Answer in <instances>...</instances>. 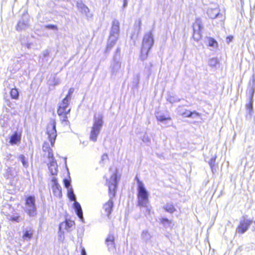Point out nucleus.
Instances as JSON below:
<instances>
[{
    "mask_svg": "<svg viewBox=\"0 0 255 255\" xmlns=\"http://www.w3.org/2000/svg\"><path fill=\"white\" fill-rule=\"evenodd\" d=\"M208 46L216 48L218 46V43L214 38L210 37L208 38Z\"/></svg>",
    "mask_w": 255,
    "mask_h": 255,
    "instance_id": "nucleus-26",
    "label": "nucleus"
},
{
    "mask_svg": "<svg viewBox=\"0 0 255 255\" xmlns=\"http://www.w3.org/2000/svg\"><path fill=\"white\" fill-rule=\"evenodd\" d=\"M154 43L153 35L151 32H147L143 37L141 49V58L145 60L147 57L149 51Z\"/></svg>",
    "mask_w": 255,
    "mask_h": 255,
    "instance_id": "nucleus-4",
    "label": "nucleus"
},
{
    "mask_svg": "<svg viewBox=\"0 0 255 255\" xmlns=\"http://www.w3.org/2000/svg\"><path fill=\"white\" fill-rule=\"evenodd\" d=\"M137 200L139 206L146 208V210L150 212L151 208L149 205V193L139 180H137Z\"/></svg>",
    "mask_w": 255,
    "mask_h": 255,
    "instance_id": "nucleus-1",
    "label": "nucleus"
},
{
    "mask_svg": "<svg viewBox=\"0 0 255 255\" xmlns=\"http://www.w3.org/2000/svg\"><path fill=\"white\" fill-rule=\"evenodd\" d=\"M33 231L31 229L25 230L23 231L22 239L24 241L29 240L33 236Z\"/></svg>",
    "mask_w": 255,
    "mask_h": 255,
    "instance_id": "nucleus-19",
    "label": "nucleus"
},
{
    "mask_svg": "<svg viewBox=\"0 0 255 255\" xmlns=\"http://www.w3.org/2000/svg\"><path fill=\"white\" fill-rule=\"evenodd\" d=\"M49 159V163L48 164V169L52 175H55L57 173V165L56 161L53 157Z\"/></svg>",
    "mask_w": 255,
    "mask_h": 255,
    "instance_id": "nucleus-13",
    "label": "nucleus"
},
{
    "mask_svg": "<svg viewBox=\"0 0 255 255\" xmlns=\"http://www.w3.org/2000/svg\"><path fill=\"white\" fill-rule=\"evenodd\" d=\"M207 14L211 18H215L219 15L220 10L218 7L209 8L207 10Z\"/></svg>",
    "mask_w": 255,
    "mask_h": 255,
    "instance_id": "nucleus-16",
    "label": "nucleus"
},
{
    "mask_svg": "<svg viewBox=\"0 0 255 255\" xmlns=\"http://www.w3.org/2000/svg\"><path fill=\"white\" fill-rule=\"evenodd\" d=\"M74 222L72 221H66L65 222H62L60 224L59 226V236L61 238L63 235L64 231L68 232H70L71 228L74 226Z\"/></svg>",
    "mask_w": 255,
    "mask_h": 255,
    "instance_id": "nucleus-10",
    "label": "nucleus"
},
{
    "mask_svg": "<svg viewBox=\"0 0 255 255\" xmlns=\"http://www.w3.org/2000/svg\"><path fill=\"white\" fill-rule=\"evenodd\" d=\"M63 119H62V121L63 122H67V115H65V114H63Z\"/></svg>",
    "mask_w": 255,
    "mask_h": 255,
    "instance_id": "nucleus-42",
    "label": "nucleus"
},
{
    "mask_svg": "<svg viewBox=\"0 0 255 255\" xmlns=\"http://www.w3.org/2000/svg\"><path fill=\"white\" fill-rule=\"evenodd\" d=\"M19 159H20L23 166L25 168L27 167L28 166V162L25 160V157L23 155H21L19 156Z\"/></svg>",
    "mask_w": 255,
    "mask_h": 255,
    "instance_id": "nucleus-32",
    "label": "nucleus"
},
{
    "mask_svg": "<svg viewBox=\"0 0 255 255\" xmlns=\"http://www.w3.org/2000/svg\"><path fill=\"white\" fill-rule=\"evenodd\" d=\"M168 101H169L170 103H173L175 101V100H173L171 98H168Z\"/></svg>",
    "mask_w": 255,
    "mask_h": 255,
    "instance_id": "nucleus-45",
    "label": "nucleus"
},
{
    "mask_svg": "<svg viewBox=\"0 0 255 255\" xmlns=\"http://www.w3.org/2000/svg\"><path fill=\"white\" fill-rule=\"evenodd\" d=\"M163 221H165V222H169V220H168V219H163Z\"/></svg>",
    "mask_w": 255,
    "mask_h": 255,
    "instance_id": "nucleus-47",
    "label": "nucleus"
},
{
    "mask_svg": "<svg viewBox=\"0 0 255 255\" xmlns=\"http://www.w3.org/2000/svg\"><path fill=\"white\" fill-rule=\"evenodd\" d=\"M127 5V1H126V0H125L124 1V7H126Z\"/></svg>",
    "mask_w": 255,
    "mask_h": 255,
    "instance_id": "nucleus-46",
    "label": "nucleus"
},
{
    "mask_svg": "<svg viewBox=\"0 0 255 255\" xmlns=\"http://www.w3.org/2000/svg\"><path fill=\"white\" fill-rule=\"evenodd\" d=\"M29 27V23L28 20H21L19 21L16 26V29L17 31H21L22 30H25Z\"/></svg>",
    "mask_w": 255,
    "mask_h": 255,
    "instance_id": "nucleus-15",
    "label": "nucleus"
},
{
    "mask_svg": "<svg viewBox=\"0 0 255 255\" xmlns=\"http://www.w3.org/2000/svg\"><path fill=\"white\" fill-rule=\"evenodd\" d=\"M217 63V60L216 59L213 58V59H210L209 61V64L212 66H215L216 65Z\"/></svg>",
    "mask_w": 255,
    "mask_h": 255,
    "instance_id": "nucleus-37",
    "label": "nucleus"
},
{
    "mask_svg": "<svg viewBox=\"0 0 255 255\" xmlns=\"http://www.w3.org/2000/svg\"><path fill=\"white\" fill-rule=\"evenodd\" d=\"M254 224H255V221L254 222Z\"/></svg>",
    "mask_w": 255,
    "mask_h": 255,
    "instance_id": "nucleus-50",
    "label": "nucleus"
},
{
    "mask_svg": "<svg viewBox=\"0 0 255 255\" xmlns=\"http://www.w3.org/2000/svg\"><path fill=\"white\" fill-rule=\"evenodd\" d=\"M11 104L9 103V107L12 108V107H11Z\"/></svg>",
    "mask_w": 255,
    "mask_h": 255,
    "instance_id": "nucleus-48",
    "label": "nucleus"
},
{
    "mask_svg": "<svg viewBox=\"0 0 255 255\" xmlns=\"http://www.w3.org/2000/svg\"><path fill=\"white\" fill-rule=\"evenodd\" d=\"M42 149L43 151L48 152V158L50 159L53 157V152L52 149L49 147V143L45 142L43 145Z\"/></svg>",
    "mask_w": 255,
    "mask_h": 255,
    "instance_id": "nucleus-21",
    "label": "nucleus"
},
{
    "mask_svg": "<svg viewBox=\"0 0 255 255\" xmlns=\"http://www.w3.org/2000/svg\"><path fill=\"white\" fill-rule=\"evenodd\" d=\"M70 101V98H68V96L63 100L60 104L57 113L59 116H63V114L67 115L70 112V109H68V105Z\"/></svg>",
    "mask_w": 255,
    "mask_h": 255,
    "instance_id": "nucleus-9",
    "label": "nucleus"
},
{
    "mask_svg": "<svg viewBox=\"0 0 255 255\" xmlns=\"http://www.w3.org/2000/svg\"><path fill=\"white\" fill-rule=\"evenodd\" d=\"M193 37L196 41L199 40L201 38V31H193Z\"/></svg>",
    "mask_w": 255,
    "mask_h": 255,
    "instance_id": "nucleus-30",
    "label": "nucleus"
},
{
    "mask_svg": "<svg viewBox=\"0 0 255 255\" xmlns=\"http://www.w3.org/2000/svg\"><path fill=\"white\" fill-rule=\"evenodd\" d=\"M185 117H195L199 116V114L195 112H191L189 111H186L184 113L182 114Z\"/></svg>",
    "mask_w": 255,
    "mask_h": 255,
    "instance_id": "nucleus-24",
    "label": "nucleus"
},
{
    "mask_svg": "<svg viewBox=\"0 0 255 255\" xmlns=\"http://www.w3.org/2000/svg\"><path fill=\"white\" fill-rule=\"evenodd\" d=\"M120 22L117 19L112 21L109 39L107 42V50H110L116 43L119 38Z\"/></svg>",
    "mask_w": 255,
    "mask_h": 255,
    "instance_id": "nucleus-3",
    "label": "nucleus"
},
{
    "mask_svg": "<svg viewBox=\"0 0 255 255\" xmlns=\"http://www.w3.org/2000/svg\"><path fill=\"white\" fill-rule=\"evenodd\" d=\"M216 157H213L211 158L210 161L209 162V164L211 168V169H213V166H214L215 160H216Z\"/></svg>",
    "mask_w": 255,
    "mask_h": 255,
    "instance_id": "nucleus-34",
    "label": "nucleus"
},
{
    "mask_svg": "<svg viewBox=\"0 0 255 255\" xmlns=\"http://www.w3.org/2000/svg\"><path fill=\"white\" fill-rule=\"evenodd\" d=\"M117 175L116 172H114L111 176L109 181H107V184L109 187V195L110 198L114 197L115 195L116 188L117 185Z\"/></svg>",
    "mask_w": 255,
    "mask_h": 255,
    "instance_id": "nucleus-7",
    "label": "nucleus"
},
{
    "mask_svg": "<svg viewBox=\"0 0 255 255\" xmlns=\"http://www.w3.org/2000/svg\"><path fill=\"white\" fill-rule=\"evenodd\" d=\"M46 27L47 28H51V29H55L56 28V26L54 25H48L46 26Z\"/></svg>",
    "mask_w": 255,
    "mask_h": 255,
    "instance_id": "nucleus-43",
    "label": "nucleus"
},
{
    "mask_svg": "<svg viewBox=\"0 0 255 255\" xmlns=\"http://www.w3.org/2000/svg\"><path fill=\"white\" fill-rule=\"evenodd\" d=\"M64 184L66 188H67L68 189H69V187L70 186V182L68 180L65 179L64 180Z\"/></svg>",
    "mask_w": 255,
    "mask_h": 255,
    "instance_id": "nucleus-38",
    "label": "nucleus"
},
{
    "mask_svg": "<svg viewBox=\"0 0 255 255\" xmlns=\"http://www.w3.org/2000/svg\"><path fill=\"white\" fill-rule=\"evenodd\" d=\"M51 181L52 183V189L54 194L57 197H61L62 195L61 188L58 183L57 179L53 177Z\"/></svg>",
    "mask_w": 255,
    "mask_h": 255,
    "instance_id": "nucleus-12",
    "label": "nucleus"
},
{
    "mask_svg": "<svg viewBox=\"0 0 255 255\" xmlns=\"http://www.w3.org/2000/svg\"><path fill=\"white\" fill-rule=\"evenodd\" d=\"M252 221L245 218H242L240 222L236 231L240 234L244 233L248 229L249 227L252 224Z\"/></svg>",
    "mask_w": 255,
    "mask_h": 255,
    "instance_id": "nucleus-11",
    "label": "nucleus"
},
{
    "mask_svg": "<svg viewBox=\"0 0 255 255\" xmlns=\"http://www.w3.org/2000/svg\"><path fill=\"white\" fill-rule=\"evenodd\" d=\"M68 196L71 201H74L73 208L75 212L80 219V221L82 222H84V219L83 215V211L81 206L79 203L76 201L75 195L74 194L72 188H70L68 189Z\"/></svg>",
    "mask_w": 255,
    "mask_h": 255,
    "instance_id": "nucleus-5",
    "label": "nucleus"
},
{
    "mask_svg": "<svg viewBox=\"0 0 255 255\" xmlns=\"http://www.w3.org/2000/svg\"><path fill=\"white\" fill-rule=\"evenodd\" d=\"M156 117L157 120L160 122H163L165 120H168L171 119V118L169 117H166L165 116L161 115L159 113H157L156 114Z\"/></svg>",
    "mask_w": 255,
    "mask_h": 255,
    "instance_id": "nucleus-28",
    "label": "nucleus"
},
{
    "mask_svg": "<svg viewBox=\"0 0 255 255\" xmlns=\"http://www.w3.org/2000/svg\"><path fill=\"white\" fill-rule=\"evenodd\" d=\"M253 100H250V103L246 105L247 109L249 111V114L250 115H252L253 113Z\"/></svg>",
    "mask_w": 255,
    "mask_h": 255,
    "instance_id": "nucleus-29",
    "label": "nucleus"
},
{
    "mask_svg": "<svg viewBox=\"0 0 255 255\" xmlns=\"http://www.w3.org/2000/svg\"><path fill=\"white\" fill-rule=\"evenodd\" d=\"M81 9L82 12L87 14V13L89 11V8L85 5H82L81 7Z\"/></svg>",
    "mask_w": 255,
    "mask_h": 255,
    "instance_id": "nucleus-36",
    "label": "nucleus"
},
{
    "mask_svg": "<svg viewBox=\"0 0 255 255\" xmlns=\"http://www.w3.org/2000/svg\"><path fill=\"white\" fill-rule=\"evenodd\" d=\"M108 156L107 154H104L102 156V157H101V160L102 161H106L107 160H108Z\"/></svg>",
    "mask_w": 255,
    "mask_h": 255,
    "instance_id": "nucleus-39",
    "label": "nucleus"
},
{
    "mask_svg": "<svg viewBox=\"0 0 255 255\" xmlns=\"http://www.w3.org/2000/svg\"><path fill=\"white\" fill-rule=\"evenodd\" d=\"M141 139L145 143H148L150 141V138L147 134L143 135Z\"/></svg>",
    "mask_w": 255,
    "mask_h": 255,
    "instance_id": "nucleus-35",
    "label": "nucleus"
},
{
    "mask_svg": "<svg viewBox=\"0 0 255 255\" xmlns=\"http://www.w3.org/2000/svg\"><path fill=\"white\" fill-rule=\"evenodd\" d=\"M81 255H87L85 249L83 248L81 251Z\"/></svg>",
    "mask_w": 255,
    "mask_h": 255,
    "instance_id": "nucleus-44",
    "label": "nucleus"
},
{
    "mask_svg": "<svg viewBox=\"0 0 255 255\" xmlns=\"http://www.w3.org/2000/svg\"><path fill=\"white\" fill-rule=\"evenodd\" d=\"M25 211L30 216H33L36 211L35 206V198L29 196L26 199Z\"/></svg>",
    "mask_w": 255,
    "mask_h": 255,
    "instance_id": "nucleus-6",
    "label": "nucleus"
},
{
    "mask_svg": "<svg viewBox=\"0 0 255 255\" xmlns=\"http://www.w3.org/2000/svg\"><path fill=\"white\" fill-rule=\"evenodd\" d=\"M103 124V116L100 113L96 114L94 117L93 124L90 133V139L93 141H97Z\"/></svg>",
    "mask_w": 255,
    "mask_h": 255,
    "instance_id": "nucleus-2",
    "label": "nucleus"
},
{
    "mask_svg": "<svg viewBox=\"0 0 255 255\" xmlns=\"http://www.w3.org/2000/svg\"><path fill=\"white\" fill-rule=\"evenodd\" d=\"M47 134L51 142V144L52 146H53L57 136L55 122L52 121L48 124L47 128Z\"/></svg>",
    "mask_w": 255,
    "mask_h": 255,
    "instance_id": "nucleus-8",
    "label": "nucleus"
},
{
    "mask_svg": "<svg viewBox=\"0 0 255 255\" xmlns=\"http://www.w3.org/2000/svg\"><path fill=\"white\" fill-rule=\"evenodd\" d=\"M106 243L109 250H113L115 248V237L113 235H108L106 240Z\"/></svg>",
    "mask_w": 255,
    "mask_h": 255,
    "instance_id": "nucleus-14",
    "label": "nucleus"
},
{
    "mask_svg": "<svg viewBox=\"0 0 255 255\" xmlns=\"http://www.w3.org/2000/svg\"><path fill=\"white\" fill-rule=\"evenodd\" d=\"M10 95L12 99L17 100L19 97V92L17 89L12 88L11 89Z\"/></svg>",
    "mask_w": 255,
    "mask_h": 255,
    "instance_id": "nucleus-23",
    "label": "nucleus"
},
{
    "mask_svg": "<svg viewBox=\"0 0 255 255\" xmlns=\"http://www.w3.org/2000/svg\"><path fill=\"white\" fill-rule=\"evenodd\" d=\"M164 209L168 212L170 213H173L175 211V209L173 206V205L170 204H166L164 207Z\"/></svg>",
    "mask_w": 255,
    "mask_h": 255,
    "instance_id": "nucleus-27",
    "label": "nucleus"
},
{
    "mask_svg": "<svg viewBox=\"0 0 255 255\" xmlns=\"http://www.w3.org/2000/svg\"><path fill=\"white\" fill-rule=\"evenodd\" d=\"M6 216L7 217V219L9 221H15L16 222H19V216L17 214H14L12 215L7 214L6 215Z\"/></svg>",
    "mask_w": 255,
    "mask_h": 255,
    "instance_id": "nucleus-25",
    "label": "nucleus"
},
{
    "mask_svg": "<svg viewBox=\"0 0 255 255\" xmlns=\"http://www.w3.org/2000/svg\"><path fill=\"white\" fill-rule=\"evenodd\" d=\"M74 92V89L73 88H70L69 90L68 94L67 95V96H68V98H71V95L72 94V93Z\"/></svg>",
    "mask_w": 255,
    "mask_h": 255,
    "instance_id": "nucleus-40",
    "label": "nucleus"
},
{
    "mask_svg": "<svg viewBox=\"0 0 255 255\" xmlns=\"http://www.w3.org/2000/svg\"><path fill=\"white\" fill-rule=\"evenodd\" d=\"M233 37L232 36H229L227 37V42L229 43L233 39Z\"/></svg>",
    "mask_w": 255,
    "mask_h": 255,
    "instance_id": "nucleus-41",
    "label": "nucleus"
},
{
    "mask_svg": "<svg viewBox=\"0 0 255 255\" xmlns=\"http://www.w3.org/2000/svg\"><path fill=\"white\" fill-rule=\"evenodd\" d=\"M21 135L17 132L13 134L10 139V143L12 145L17 144L20 141Z\"/></svg>",
    "mask_w": 255,
    "mask_h": 255,
    "instance_id": "nucleus-18",
    "label": "nucleus"
},
{
    "mask_svg": "<svg viewBox=\"0 0 255 255\" xmlns=\"http://www.w3.org/2000/svg\"><path fill=\"white\" fill-rule=\"evenodd\" d=\"M141 24V21L140 19L135 21V22L134 23V26L135 27L136 29L137 30V31L138 32L140 30Z\"/></svg>",
    "mask_w": 255,
    "mask_h": 255,
    "instance_id": "nucleus-33",
    "label": "nucleus"
},
{
    "mask_svg": "<svg viewBox=\"0 0 255 255\" xmlns=\"http://www.w3.org/2000/svg\"><path fill=\"white\" fill-rule=\"evenodd\" d=\"M202 28V20L200 18H198L196 19L195 22L193 25V31H201V29Z\"/></svg>",
    "mask_w": 255,
    "mask_h": 255,
    "instance_id": "nucleus-20",
    "label": "nucleus"
},
{
    "mask_svg": "<svg viewBox=\"0 0 255 255\" xmlns=\"http://www.w3.org/2000/svg\"><path fill=\"white\" fill-rule=\"evenodd\" d=\"M136 179H137V181L139 180L138 179H137V177H136Z\"/></svg>",
    "mask_w": 255,
    "mask_h": 255,
    "instance_id": "nucleus-49",
    "label": "nucleus"
},
{
    "mask_svg": "<svg viewBox=\"0 0 255 255\" xmlns=\"http://www.w3.org/2000/svg\"><path fill=\"white\" fill-rule=\"evenodd\" d=\"M142 237L145 241H147L150 238V235L147 231H143Z\"/></svg>",
    "mask_w": 255,
    "mask_h": 255,
    "instance_id": "nucleus-31",
    "label": "nucleus"
},
{
    "mask_svg": "<svg viewBox=\"0 0 255 255\" xmlns=\"http://www.w3.org/2000/svg\"><path fill=\"white\" fill-rule=\"evenodd\" d=\"M252 85L249 88L248 93L249 96V100H253L255 93V80L253 81Z\"/></svg>",
    "mask_w": 255,
    "mask_h": 255,
    "instance_id": "nucleus-22",
    "label": "nucleus"
},
{
    "mask_svg": "<svg viewBox=\"0 0 255 255\" xmlns=\"http://www.w3.org/2000/svg\"><path fill=\"white\" fill-rule=\"evenodd\" d=\"M113 203L112 200H110L108 202L106 203L103 207V209L105 212V214L107 216H109L111 213Z\"/></svg>",
    "mask_w": 255,
    "mask_h": 255,
    "instance_id": "nucleus-17",
    "label": "nucleus"
}]
</instances>
